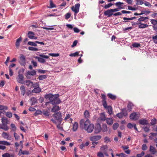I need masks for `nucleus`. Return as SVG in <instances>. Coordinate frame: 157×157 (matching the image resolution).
<instances>
[{"label": "nucleus", "mask_w": 157, "mask_h": 157, "mask_svg": "<svg viewBox=\"0 0 157 157\" xmlns=\"http://www.w3.org/2000/svg\"><path fill=\"white\" fill-rule=\"evenodd\" d=\"M53 117L55 119L59 121L60 123H61L62 121L61 113L60 112L55 113L53 115Z\"/></svg>", "instance_id": "obj_4"}, {"label": "nucleus", "mask_w": 157, "mask_h": 157, "mask_svg": "<svg viewBox=\"0 0 157 157\" xmlns=\"http://www.w3.org/2000/svg\"><path fill=\"white\" fill-rule=\"evenodd\" d=\"M26 85L32 87L33 85V82L30 80H27L26 82Z\"/></svg>", "instance_id": "obj_36"}, {"label": "nucleus", "mask_w": 157, "mask_h": 157, "mask_svg": "<svg viewBox=\"0 0 157 157\" xmlns=\"http://www.w3.org/2000/svg\"><path fill=\"white\" fill-rule=\"evenodd\" d=\"M22 38L21 36L17 39L15 45L17 48H18L20 45V42L22 41Z\"/></svg>", "instance_id": "obj_19"}, {"label": "nucleus", "mask_w": 157, "mask_h": 157, "mask_svg": "<svg viewBox=\"0 0 157 157\" xmlns=\"http://www.w3.org/2000/svg\"><path fill=\"white\" fill-rule=\"evenodd\" d=\"M113 4H112L111 3H110L109 4H108L107 5H106L104 6V8L105 9H107L109 7H110L112 5H113Z\"/></svg>", "instance_id": "obj_51"}, {"label": "nucleus", "mask_w": 157, "mask_h": 157, "mask_svg": "<svg viewBox=\"0 0 157 157\" xmlns=\"http://www.w3.org/2000/svg\"><path fill=\"white\" fill-rule=\"evenodd\" d=\"M139 122L140 124L143 125H146L148 124V121L144 119L139 120Z\"/></svg>", "instance_id": "obj_14"}, {"label": "nucleus", "mask_w": 157, "mask_h": 157, "mask_svg": "<svg viewBox=\"0 0 157 157\" xmlns=\"http://www.w3.org/2000/svg\"><path fill=\"white\" fill-rule=\"evenodd\" d=\"M106 123L109 125H112L113 123V121L111 118L106 119Z\"/></svg>", "instance_id": "obj_30"}, {"label": "nucleus", "mask_w": 157, "mask_h": 157, "mask_svg": "<svg viewBox=\"0 0 157 157\" xmlns=\"http://www.w3.org/2000/svg\"><path fill=\"white\" fill-rule=\"evenodd\" d=\"M94 128V132L95 133H99L101 131V126L100 124H97L95 125Z\"/></svg>", "instance_id": "obj_6"}, {"label": "nucleus", "mask_w": 157, "mask_h": 157, "mask_svg": "<svg viewBox=\"0 0 157 157\" xmlns=\"http://www.w3.org/2000/svg\"><path fill=\"white\" fill-rule=\"evenodd\" d=\"M28 44L30 45L33 46H36L37 45L36 44V41L35 42L29 41L28 42Z\"/></svg>", "instance_id": "obj_44"}, {"label": "nucleus", "mask_w": 157, "mask_h": 157, "mask_svg": "<svg viewBox=\"0 0 157 157\" xmlns=\"http://www.w3.org/2000/svg\"><path fill=\"white\" fill-rule=\"evenodd\" d=\"M2 122V124H7L9 121L8 120L7 118L5 117H2L1 119Z\"/></svg>", "instance_id": "obj_28"}, {"label": "nucleus", "mask_w": 157, "mask_h": 157, "mask_svg": "<svg viewBox=\"0 0 157 157\" xmlns=\"http://www.w3.org/2000/svg\"><path fill=\"white\" fill-rule=\"evenodd\" d=\"M19 57V63L21 65H24L25 64V56L22 54H21Z\"/></svg>", "instance_id": "obj_9"}, {"label": "nucleus", "mask_w": 157, "mask_h": 157, "mask_svg": "<svg viewBox=\"0 0 157 157\" xmlns=\"http://www.w3.org/2000/svg\"><path fill=\"white\" fill-rule=\"evenodd\" d=\"M0 128L6 131L8 130L9 128L7 126V124L2 123L0 124Z\"/></svg>", "instance_id": "obj_16"}, {"label": "nucleus", "mask_w": 157, "mask_h": 157, "mask_svg": "<svg viewBox=\"0 0 157 157\" xmlns=\"http://www.w3.org/2000/svg\"><path fill=\"white\" fill-rule=\"evenodd\" d=\"M104 108L106 109H107V112L110 115H111L113 113V109L112 107L110 106H107H107Z\"/></svg>", "instance_id": "obj_18"}, {"label": "nucleus", "mask_w": 157, "mask_h": 157, "mask_svg": "<svg viewBox=\"0 0 157 157\" xmlns=\"http://www.w3.org/2000/svg\"><path fill=\"white\" fill-rule=\"evenodd\" d=\"M151 21V24L153 25H156L157 24V21L155 20L152 19Z\"/></svg>", "instance_id": "obj_62"}, {"label": "nucleus", "mask_w": 157, "mask_h": 157, "mask_svg": "<svg viewBox=\"0 0 157 157\" xmlns=\"http://www.w3.org/2000/svg\"><path fill=\"white\" fill-rule=\"evenodd\" d=\"M134 105L132 102H129L127 106L128 111L129 112L131 111L132 110V108Z\"/></svg>", "instance_id": "obj_17"}, {"label": "nucleus", "mask_w": 157, "mask_h": 157, "mask_svg": "<svg viewBox=\"0 0 157 157\" xmlns=\"http://www.w3.org/2000/svg\"><path fill=\"white\" fill-rule=\"evenodd\" d=\"M80 6V4L77 3L75 5V8L74 6H72L71 8V10L74 12L75 14L78 13L79 11V9Z\"/></svg>", "instance_id": "obj_7"}, {"label": "nucleus", "mask_w": 157, "mask_h": 157, "mask_svg": "<svg viewBox=\"0 0 157 157\" xmlns=\"http://www.w3.org/2000/svg\"><path fill=\"white\" fill-rule=\"evenodd\" d=\"M78 124L77 122H75L73 126V130L74 131H75L78 128Z\"/></svg>", "instance_id": "obj_31"}, {"label": "nucleus", "mask_w": 157, "mask_h": 157, "mask_svg": "<svg viewBox=\"0 0 157 157\" xmlns=\"http://www.w3.org/2000/svg\"><path fill=\"white\" fill-rule=\"evenodd\" d=\"M147 147L146 144H144L142 145V150L144 151H145L147 150Z\"/></svg>", "instance_id": "obj_58"}, {"label": "nucleus", "mask_w": 157, "mask_h": 157, "mask_svg": "<svg viewBox=\"0 0 157 157\" xmlns=\"http://www.w3.org/2000/svg\"><path fill=\"white\" fill-rule=\"evenodd\" d=\"M79 123L80 127L88 133H90L92 132L94 126L93 124L91 123L89 119L85 121L84 119H82L80 121Z\"/></svg>", "instance_id": "obj_1"}, {"label": "nucleus", "mask_w": 157, "mask_h": 157, "mask_svg": "<svg viewBox=\"0 0 157 157\" xmlns=\"http://www.w3.org/2000/svg\"><path fill=\"white\" fill-rule=\"evenodd\" d=\"M121 113L124 116L126 117L128 115L127 111L125 109H123L122 110Z\"/></svg>", "instance_id": "obj_38"}, {"label": "nucleus", "mask_w": 157, "mask_h": 157, "mask_svg": "<svg viewBox=\"0 0 157 157\" xmlns=\"http://www.w3.org/2000/svg\"><path fill=\"white\" fill-rule=\"evenodd\" d=\"M144 154V151H142L141 153L137 154L136 155L137 157H142Z\"/></svg>", "instance_id": "obj_64"}, {"label": "nucleus", "mask_w": 157, "mask_h": 157, "mask_svg": "<svg viewBox=\"0 0 157 157\" xmlns=\"http://www.w3.org/2000/svg\"><path fill=\"white\" fill-rule=\"evenodd\" d=\"M36 71L34 70L31 71H28L27 73L26 77H27L28 75H31L32 76L34 75H36Z\"/></svg>", "instance_id": "obj_25"}, {"label": "nucleus", "mask_w": 157, "mask_h": 157, "mask_svg": "<svg viewBox=\"0 0 157 157\" xmlns=\"http://www.w3.org/2000/svg\"><path fill=\"white\" fill-rule=\"evenodd\" d=\"M148 18L147 17H140L138 19V21L139 22H141L142 21H144L148 19Z\"/></svg>", "instance_id": "obj_33"}, {"label": "nucleus", "mask_w": 157, "mask_h": 157, "mask_svg": "<svg viewBox=\"0 0 157 157\" xmlns=\"http://www.w3.org/2000/svg\"><path fill=\"white\" fill-rule=\"evenodd\" d=\"M156 119L155 118H154L153 119L151 120V125H153L156 124Z\"/></svg>", "instance_id": "obj_54"}, {"label": "nucleus", "mask_w": 157, "mask_h": 157, "mask_svg": "<svg viewBox=\"0 0 157 157\" xmlns=\"http://www.w3.org/2000/svg\"><path fill=\"white\" fill-rule=\"evenodd\" d=\"M119 124L118 123H116L113 124V128L114 130H116L119 127Z\"/></svg>", "instance_id": "obj_43"}, {"label": "nucleus", "mask_w": 157, "mask_h": 157, "mask_svg": "<svg viewBox=\"0 0 157 157\" xmlns=\"http://www.w3.org/2000/svg\"><path fill=\"white\" fill-rule=\"evenodd\" d=\"M84 117L86 118H88L90 116V114L88 111L86 110L84 112Z\"/></svg>", "instance_id": "obj_40"}, {"label": "nucleus", "mask_w": 157, "mask_h": 157, "mask_svg": "<svg viewBox=\"0 0 157 157\" xmlns=\"http://www.w3.org/2000/svg\"><path fill=\"white\" fill-rule=\"evenodd\" d=\"M42 112L41 111L37 110L35 113V116H37L41 114Z\"/></svg>", "instance_id": "obj_56"}, {"label": "nucleus", "mask_w": 157, "mask_h": 157, "mask_svg": "<svg viewBox=\"0 0 157 157\" xmlns=\"http://www.w3.org/2000/svg\"><path fill=\"white\" fill-rule=\"evenodd\" d=\"M49 55L50 56H51L53 57H57L59 56V54L58 53H50L49 54Z\"/></svg>", "instance_id": "obj_57"}, {"label": "nucleus", "mask_w": 157, "mask_h": 157, "mask_svg": "<svg viewBox=\"0 0 157 157\" xmlns=\"http://www.w3.org/2000/svg\"><path fill=\"white\" fill-rule=\"evenodd\" d=\"M39 56L41 57H40L38 56H35V58L36 59H37L39 62L42 63H44L45 62V60L42 58L46 59H48L49 58L48 56L43 55H40Z\"/></svg>", "instance_id": "obj_3"}, {"label": "nucleus", "mask_w": 157, "mask_h": 157, "mask_svg": "<svg viewBox=\"0 0 157 157\" xmlns=\"http://www.w3.org/2000/svg\"><path fill=\"white\" fill-rule=\"evenodd\" d=\"M113 12L112 9L107 10L104 12V15L107 16L108 17H110L112 15H113Z\"/></svg>", "instance_id": "obj_10"}, {"label": "nucleus", "mask_w": 157, "mask_h": 157, "mask_svg": "<svg viewBox=\"0 0 157 157\" xmlns=\"http://www.w3.org/2000/svg\"><path fill=\"white\" fill-rule=\"evenodd\" d=\"M132 46L135 48H138L140 46V44L139 43H135L132 44Z\"/></svg>", "instance_id": "obj_50"}, {"label": "nucleus", "mask_w": 157, "mask_h": 157, "mask_svg": "<svg viewBox=\"0 0 157 157\" xmlns=\"http://www.w3.org/2000/svg\"><path fill=\"white\" fill-rule=\"evenodd\" d=\"M99 119L100 120L103 121H105L106 120L104 113H102L101 114Z\"/></svg>", "instance_id": "obj_23"}, {"label": "nucleus", "mask_w": 157, "mask_h": 157, "mask_svg": "<svg viewBox=\"0 0 157 157\" xmlns=\"http://www.w3.org/2000/svg\"><path fill=\"white\" fill-rule=\"evenodd\" d=\"M50 6H49L48 8H53L54 7H56V5H55L52 0H50Z\"/></svg>", "instance_id": "obj_41"}, {"label": "nucleus", "mask_w": 157, "mask_h": 157, "mask_svg": "<svg viewBox=\"0 0 157 157\" xmlns=\"http://www.w3.org/2000/svg\"><path fill=\"white\" fill-rule=\"evenodd\" d=\"M59 95L58 94L53 95L52 94H46L45 97L46 99H48L50 101L49 102H47L46 103H51L52 105L55 104H59L60 103L61 101L59 99Z\"/></svg>", "instance_id": "obj_2"}, {"label": "nucleus", "mask_w": 157, "mask_h": 157, "mask_svg": "<svg viewBox=\"0 0 157 157\" xmlns=\"http://www.w3.org/2000/svg\"><path fill=\"white\" fill-rule=\"evenodd\" d=\"M47 78V76L46 75H40L38 77V79L40 80H43Z\"/></svg>", "instance_id": "obj_42"}, {"label": "nucleus", "mask_w": 157, "mask_h": 157, "mask_svg": "<svg viewBox=\"0 0 157 157\" xmlns=\"http://www.w3.org/2000/svg\"><path fill=\"white\" fill-rule=\"evenodd\" d=\"M20 90L21 91V94L23 96H24L25 93V90L24 86H22L20 87Z\"/></svg>", "instance_id": "obj_27"}, {"label": "nucleus", "mask_w": 157, "mask_h": 157, "mask_svg": "<svg viewBox=\"0 0 157 157\" xmlns=\"http://www.w3.org/2000/svg\"><path fill=\"white\" fill-rule=\"evenodd\" d=\"M78 55V52H76L73 53H71L69 55V56L71 57L76 56Z\"/></svg>", "instance_id": "obj_53"}, {"label": "nucleus", "mask_w": 157, "mask_h": 157, "mask_svg": "<svg viewBox=\"0 0 157 157\" xmlns=\"http://www.w3.org/2000/svg\"><path fill=\"white\" fill-rule=\"evenodd\" d=\"M13 135L15 140H17L19 139L20 136L16 132H14Z\"/></svg>", "instance_id": "obj_48"}, {"label": "nucleus", "mask_w": 157, "mask_h": 157, "mask_svg": "<svg viewBox=\"0 0 157 157\" xmlns=\"http://www.w3.org/2000/svg\"><path fill=\"white\" fill-rule=\"evenodd\" d=\"M107 96L111 99L112 100H115L116 98V96L115 95H113L111 93H109L107 94Z\"/></svg>", "instance_id": "obj_29"}, {"label": "nucleus", "mask_w": 157, "mask_h": 157, "mask_svg": "<svg viewBox=\"0 0 157 157\" xmlns=\"http://www.w3.org/2000/svg\"><path fill=\"white\" fill-rule=\"evenodd\" d=\"M152 39L153 40L155 44H157V35L153 36L152 37Z\"/></svg>", "instance_id": "obj_55"}, {"label": "nucleus", "mask_w": 157, "mask_h": 157, "mask_svg": "<svg viewBox=\"0 0 157 157\" xmlns=\"http://www.w3.org/2000/svg\"><path fill=\"white\" fill-rule=\"evenodd\" d=\"M101 98L102 99V104L104 107H106L107 106V102L106 101V96L104 94L101 95Z\"/></svg>", "instance_id": "obj_12"}, {"label": "nucleus", "mask_w": 157, "mask_h": 157, "mask_svg": "<svg viewBox=\"0 0 157 157\" xmlns=\"http://www.w3.org/2000/svg\"><path fill=\"white\" fill-rule=\"evenodd\" d=\"M20 151H21V153L23 155H28L29 154V151H22L21 149L20 150Z\"/></svg>", "instance_id": "obj_47"}, {"label": "nucleus", "mask_w": 157, "mask_h": 157, "mask_svg": "<svg viewBox=\"0 0 157 157\" xmlns=\"http://www.w3.org/2000/svg\"><path fill=\"white\" fill-rule=\"evenodd\" d=\"M28 49L29 50L32 51H37L39 50L38 48H34L32 47H29Z\"/></svg>", "instance_id": "obj_46"}, {"label": "nucleus", "mask_w": 157, "mask_h": 157, "mask_svg": "<svg viewBox=\"0 0 157 157\" xmlns=\"http://www.w3.org/2000/svg\"><path fill=\"white\" fill-rule=\"evenodd\" d=\"M11 127L13 128L12 130L13 131H15L16 127L15 125L13 124H11L10 125Z\"/></svg>", "instance_id": "obj_59"}, {"label": "nucleus", "mask_w": 157, "mask_h": 157, "mask_svg": "<svg viewBox=\"0 0 157 157\" xmlns=\"http://www.w3.org/2000/svg\"><path fill=\"white\" fill-rule=\"evenodd\" d=\"M149 151L151 153V154L155 155L156 153V150L155 147L151 145L149 147Z\"/></svg>", "instance_id": "obj_13"}, {"label": "nucleus", "mask_w": 157, "mask_h": 157, "mask_svg": "<svg viewBox=\"0 0 157 157\" xmlns=\"http://www.w3.org/2000/svg\"><path fill=\"white\" fill-rule=\"evenodd\" d=\"M116 116L120 118H122L124 116L121 112L117 113L116 114Z\"/></svg>", "instance_id": "obj_61"}, {"label": "nucleus", "mask_w": 157, "mask_h": 157, "mask_svg": "<svg viewBox=\"0 0 157 157\" xmlns=\"http://www.w3.org/2000/svg\"><path fill=\"white\" fill-rule=\"evenodd\" d=\"M30 100L32 102L31 104L32 105H34L37 102V100L36 98L34 97L32 98Z\"/></svg>", "instance_id": "obj_39"}, {"label": "nucleus", "mask_w": 157, "mask_h": 157, "mask_svg": "<svg viewBox=\"0 0 157 157\" xmlns=\"http://www.w3.org/2000/svg\"><path fill=\"white\" fill-rule=\"evenodd\" d=\"M60 109V108L59 106L55 105L52 108L51 111L53 112H55L58 110H59Z\"/></svg>", "instance_id": "obj_24"}, {"label": "nucleus", "mask_w": 157, "mask_h": 157, "mask_svg": "<svg viewBox=\"0 0 157 157\" xmlns=\"http://www.w3.org/2000/svg\"><path fill=\"white\" fill-rule=\"evenodd\" d=\"M101 137L100 135H97L91 136L90 137V140L92 141H96L100 140Z\"/></svg>", "instance_id": "obj_11"}, {"label": "nucleus", "mask_w": 157, "mask_h": 157, "mask_svg": "<svg viewBox=\"0 0 157 157\" xmlns=\"http://www.w3.org/2000/svg\"><path fill=\"white\" fill-rule=\"evenodd\" d=\"M137 1L136 3L137 5H141L144 4L143 0H138Z\"/></svg>", "instance_id": "obj_60"}, {"label": "nucleus", "mask_w": 157, "mask_h": 157, "mask_svg": "<svg viewBox=\"0 0 157 157\" xmlns=\"http://www.w3.org/2000/svg\"><path fill=\"white\" fill-rule=\"evenodd\" d=\"M71 16V14L70 13H68L65 15V19H67L70 18Z\"/></svg>", "instance_id": "obj_63"}, {"label": "nucleus", "mask_w": 157, "mask_h": 157, "mask_svg": "<svg viewBox=\"0 0 157 157\" xmlns=\"http://www.w3.org/2000/svg\"><path fill=\"white\" fill-rule=\"evenodd\" d=\"M34 33L31 31H29L28 33V37L30 39L33 38V36H34Z\"/></svg>", "instance_id": "obj_37"}, {"label": "nucleus", "mask_w": 157, "mask_h": 157, "mask_svg": "<svg viewBox=\"0 0 157 157\" xmlns=\"http://www.w3.org/2000/svg\"><path fill=\"white\" fill-rule=\"evenodd\" d=\"M148 25L146 24L142 23L141 22H139L138 25L139 29H144L148 27Z\"/></svg>", "instance_id": "obj_15"}, {"label": "nucleus", "mask_w": 157, "mask_h": 157, "mask_svg": "<svg viewBox=\"0 0 157 157\" xmlns=\"http://www.w3.org/2000/svg\"><path fill=\"white\" fill-rule=\"evenodd\" d=\"M24 77L22 74H20L19 73L17 78V82L21 84H24Z\"/></svg>", "instance_id": "obj_8"}, {"label": "nucleus", "mask_w": 157, "mask_h": 157, "mask_svg": "<svg viewBox=\"0 0 157 157\" xmlns=\"http://www.w3.org/2000/svg\"><path fill=\"white\" fill-rule=\"evenodd\" d=\"M6 116L9 118H11L12 116V113L9 112H6Z\"/></svg>", "instance_id": "obj_49"}, {"label": "nucleus", "mask_w": 157, "mask_h": 157, "mask_svg": "<svg viewBox=\"0 0 157 157\" xmlns=\"http://www.w3.org/2000/svg\"><path fill=\"white\" fill-rule=\"evenodd\" d=\"M32 91L34 93H39L41 91V89L39 87H38L34 88Z\"/></svg>", "instance_id": "obj_22"}, {"label": "nucleus", "mask_w": 157, "mask_h": 157, "mask_svg": "<svg viewBox=\"0 0 157 157\" xmlns=\"http://www.w3.org/2000/svg\"><path fill=\"white\" fill-rule=\"evenodd\" d=\"M123 4L124 3L123 2H119L116 3L115 4V5L117 7V8L121 9H124V8L121 6V5Z\"/></svg>", "instance_id": "obj_21"}, {"label": "nucleus", "mask_w": 157, "mask_h": 157, "mask_svg": "<svg viewBox=\"0 0 157 157\" xmlns=\"http://www.w3.org/2000/svg\"><path fill=\"white\" fill-rule=\"evenodd\" d=\"M2 157H14V155L12 154L10 155V154L8 153H5L2 155Z\"/></svg>", "instance_id": "obj_34"}, {"label": "nucleus", "mask_w": 157, "mask_h": 157, "mask_svg": "<svg viewBox=\"0 0 157 157\" xmlns=\"http://www.w3.org/2000/svg\"><path fill=\"white\" fill-rule=\"evenodd\" d=\"M140 116L136 112L132 113L130 116V118L132 120L136 121L138 119Z\"/></svg>", "instance_id": "obj_5"}, {"label": "nucleus", "mask_w": 157, "mask_h": 157, "mask_svg": "<svg viewBox=\"0 0 157 157\" xmlns=\"http://www.w3.org/2000/svg\"><path fill=\"white\" fill-rule=\"evenodd\" d=\"M104 140L105 142L106 143H108L111 141L110 138L107 136H105L104 138Z\"/></svg>", "instance_id": "obj_45"}, {"label": "nucleus", "mask_w": 157, "mask_h": 157, "mask_svg": "<svg viewBox=\"0 0 157 157\" xmlns=\"http://www.w3.org/2000/svg\"><path fill=\"white\" fill-rule=\"evenodd\" d=\"M2 136L4 138L6 139L7 140H10V138L9 137V134L7 133L6 132H3L2 134Z\"/></svg>", "instance_id": "obj_26"}, {"label": "nucleus", "mask_w": 157, "mask_h": 157, "mask_svg": "<svg viewBox=\"0 0 157 157\" xmlns=\"http://www.w3.org/2000/svg\"><path fill=\"white\" fill-rule=\"evenodd\" d=\"M116 155L117 156L119 157L121 156V157H125L126 156V155L123 153L120 154H117Z\"/></svg>", "instance_id": "obj_52"}, {"label": "nucleus", "mask_w": 157, "mask_h": 157, "mask_svg": "<svg viewBox=\"0 0 157 157\" xmlns=\"http://www.w3.org/2000/svg\"><path fill=\"white\" fill-rule=\"evenodd\" d=\"M108 146L106 145H104L102 146L101 148V150L103 152H106L107 150Z\"/></svg>", "instance_id": "obj_35"}, {"label": "nucleus", "mask_w": 157, "mask_h": 157, "mask_svg": "<svg viewBox=\"0 0 157 157\" xmlns=\"http://www.w3.org/2000/svg\"><path fill=\"white\" fill-rule=\"evenodd\" d=\"M0 144L9 146L10 144V143L6 141H0Z\"/></svg>", "instance_id": "obj_32"}, {"label": "nucleus", "mask_w": 157, "mask_h": 157, "mask_svg": "<svg viewBox=\"0 0 157 157\" xmlns=\"http://www.w3.org/2000/svg\"><path fill=\"white\" fill-rule=\"evenodd\" d=\"M101 131L103 132L107 131L108 128L106 124H105L102 125V126L101 127Z\"/></svg>", "instance_id": "obj_20"}]
</instances>
